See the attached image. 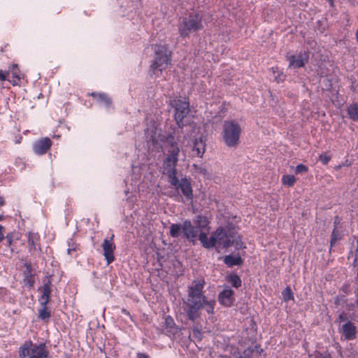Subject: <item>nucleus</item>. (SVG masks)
<instances>
[{
	"label": "nucleus",
	"mask_w": 358,
	"mask_h": 358,
	"mask_svg": "<svg viewBox=\"0 0 358 358\" xmlns=\"http://www.w3.org/2000/svg\"><path fill=\"white\" fill-rule=\"evenodd\" d=\"M145 138L150 146L157 150H162L166 155L163 161V173L167 175L169 182L176 189H180L188 200L192 199V189L190 182L182 178L178 180L176 176V166L178 161L180 148L173 133L162 131L154 121L148 124Z\"/></svg>",
	"instance_id": "1"
},
{
	"label": "nucleus",
	"mask_w": 358,
	"mask_h": 358,
	"mask_svg": "<svg viewBox=\"0 0 358 358\" xmlns=\"http://www.w3.org/2000/svg\"><path fill=\"white\" fill-rule=\"evenodd\" d=\"M204 281L197 280L188 288L187 299L183 303V309L188 319L194 321L201 315V310L204 308L208 314L214 311L215 301L208 300L203 294Z\"/></svg>",
	"instance_id": "2"
},
{
	"label": "nucleus",
	"mask_w": 358,
	"mask_h": 358,
	"mask_svg": "<svg viewBox=\"0 0 358 358\" xmlns=\"http://www.w3.org/2000/svg\"><path fill=\"white\" fill-rule=\"evenodd\" d=\"M199 241L206 248H212L215 245L219 248H227L234 244L235 235L229 229L218 228L208 238L207 234L201 232L199 236Z\"/></svg>",
	"instance_id": "3"
},
{
	"label": "nucleus",
	"mask_w": 358,
	"mask_h": 358,
	"mask_svg": "<svg viewBox=\"0 0 358 358\" xmlns=\"http://www.w3.org/2000/svg\"><path fill=\"white\" fill-rule=\"evenodd\" d=\"M242 133L241 125L234 121H225L222 127V136L224 143L230 148H236L239 144Z\"/></svg>",
	"instance_id": "4"
},
{
	"label": "nucleus",
	"mask_w": 358,
	"mask_h": 358,
	"mask_svg": "<svg viewBox=\"0 0 358 358\" xmlns=\"http://www.w3.org/2000/svg\"><path fill=\"white\" fill-rule=\"evenodd\" d=\"M19 355L22 358H49V351L45 343L36 344L26 341L19 350Z\"/></svg>",
	"instance_id": "5"
},
{
	"label": "nucleus",
	"mask_w": 358,
	"mask_h": 358,
	"mask_svg": "<svg viewBox=\"0 0 358 358\" xmlns=\"http://www.w3.org/2000/svg\"><path fill=\"white\" fill-rule=\"evenodd\" d=\"M155 59L151 64V68L155 73L162 72L171 64V52L165 44L155 45Z\"/></svg>",
	"instance_id": "6"
},
{
	"label": "nucleus",
	"mask_w": 358,
	"mask_h": 358,
	"mask_svg": "<svg viewBox=\"0 0 358 358\" xmlns=\"http://www.w3.org/2000/svg\"><path fill=\"white\" fill-rule=\"evenodd\" d=\"M202 28L201 18L199 14H190L185 17L178 25L179 34L182 37L188 36L191 33Z\"/></svg>",
	"instance_id": "7"
},
{
	"label": "nucleus",
	"mask_w": 358,
	"mask_h": 358,
	"mask_svg": "<svg viewBox=\"0 0 358 358\" xmlns=\"http://www.w3.org/2000/svg\"><path fill=\"white\" fill-rule=\"evenodd\" d=\"M170 105L175 109V119L179 127L184 126L183 119L189 113V103L185 99L176 98L170 100Z\"/></svg>",
	"instance_id": "8"
},
{
	"label": "nucleus",
	"mask_w": 358,
	"mask_h": 358,
	"mask_svg": "<svg viewBox=\"0 0 358 358\" xmlns=\"http://www.w3.org/2000/svg\"><path fill=\"white\" fill-rule=\"evenodd\" d=\"M113 238L114 235H112L110 238H105L101 245L103 252V255L108 265L115 259L114 251L115 250V245Z\"/></svg>",
	"instance_id": "9"
},
{
	"label": "nucleus",
	"mask_w": 358,
	"mask_h": 358,
	"mask_svg": "<svg viewBox=\"0 0 358 358\" xmlns=\"http://www.w3.org/2000/svg\"><path fill=\"white\" fill-rule=\"evenodd\" d=\"M308 53L306 51L300 52L297 55L287 56V60L289 62V67L294 69L302 67L308 62Z\"/></svg>",
	"instance_id": "10"
},
{
	"label": "nucleus",
	"mask_w": 358,
	"mask_h": 358,
	"mask_svg": "<svg viewBox=\"0 0 358 358\" xmlns=\"http://www.w3.org/2000/svg\"><path fill=\"white\" fill-rule=\"evenodd\" d=\"M51 145L52 141L49 138H42L33 144V150L36 155H42L46 153Z\"/></svg>",
	"instance_id": "11"
},
{
	"label": "nucleus",
	"mask_w": 358,
	"mask_h": 358,
	"mask_svg": "<svg viewBox=\"0 0 358 358\" xmlns=\"http://www.w3.org/2000/svg\"><path fill=\"white\" fill-rule=\"evenodd\" d=\"M219 302L225 306H230L234 301V291L229 287H224L218 296Z\"/></svg>",
	"instance_id": "12"
},
{
	"label": "nucleus",
	"mask_w": 358,
	"mask_h": 358,
	"mask_svg": "<svg viewBox=\"0 0 358 358\" xmlns=\"http://www.w3.org/2000/svg\"><path fill=\"white\" fill-rule=\"evenodd\" d=\"M184 236L189 241H194L198 234V231L189 220H185L182 224Z\"/></svg>",
	"instance_id": "13"
},
{
	"label": "nucleus",
	"mask_w": 358,
	"mask_h": 358,
	"mask_svg": "<svg viewBox=\"0 0 358 358\" xmlns=\"http://www.w3.org/2000/svg\"><path fill=\"white\" fill-rule=\"evenodd\" d=\"M40 236L38 233L29 232L28 234L29 250L34 254L36 251L41 250L39 245Z\"/></svg>",
	"instance_id": "14"
},
{
	"label": "nucleus",
	"mask_w": 358,
	"mask_h": 358,
	"mask_svg": "<svg viewBox=\"0 0 358 358\" xmlns=\"http://www.w3.org/2000/svg\"><path fill=\"white\" fill-rule=\"evenodd\" d=\"M9 75L11 74L10 78H8V80L13 85H17L20 82L21 79L22 78V74L21 73L20 69H18V66L17 64H12L10 67L8 71Z\"/></svg>",
	"instance_id": "15"
},
{
	"label": "nucleus",
	"mask_w": 358,
	"mask_h": 358,
	"mask_svg": "<svg viewBox=\"0 0 358 358\" xmlns=\"http://www.w3.org/2000/svg\"><path fill=\"white\" fill-rule=\"evenodd\" d=\"M342 332L346 340H352L356 337L357 328L351 322H347L342 326Z\"/></svg>",
	"instance_id": "16"
},
{
	"label": "nucleus",
	"mask_w": 358,
	"mask_h": 358,
	"mask_svg": "<svg viewBox=\"0 0 358 358\" xmlns=\"http://www.w3.org/2000/svg\"><path fill=\"white\" fill-rule=\"evenodd\" d=\"M42 295L39 299L41 306H47L51 293V285L50 282H46L42 287Z\"/></svg>",
	"instance_id": "17"
},
{
	"label": "nucleus",
	"mask_w": 358,
	"mask_h": 358,
	"mask_svg": "<svg viewBox=\"0 0 358 358\" xmlns=\"http://www.w3.org/2000/svg\"><path fill=\"white\" fill-rule=\"evenodd\" d=\"M194 222L196 225V228L199 229L200 234L201 232L206 234L209 231L208 221L205 217L201 215L196 216Z\"/></svg>",
	"instance_id": "18"
},
{
	"label": "nucleus",
	"mask_w": 358,
	"mask_h": 358,
	"mask_svg": "<svg viewBox=\"0 0 358 358\" xmlns=\"http://www.w3.org/2000/svg\"><path fill=\"white\" fill-rule=\"evenodd\" d=\"M206 144L202 138L195 139L193 145V152L196 156L201 157L205 152Z\"/></svg>",
	"instance_id": "19"
},
{
	"label": "nucleus",
	"mask_w": 358,
	"mask_h": 358,
	"mask_svg": "<svg viewBox=\"0 0 358 358\" xmlns=\"http://www.w3.org/2000/svg\"><path fill=\"white\" fill-rule=\"evenodd\" d=\"M92 95L96 98L97 101L104 106L106 108H109L111 105L110 98L104 93H92Z\"/></svg>",
	"instance_id": "20"
},
{
	"label": "nucleus",
	"mask_w": 358,
	"mask_h": 358,
	"mask_svg": "<svg viewBox=\"0 0 358 358\" xmlns=\"http://www.w3.org/2000/svg\"><path fill=\"white\" fill-rule=\"evenodd\" d=\"M224 262L230 267L242 264V259L239 256L227 255Z\"/></svg>",
	"instance_id": "21"
},
{
	"label": "nucleus",
	"mask_w": 358,
	"mask_h": 358,
	"mask_svg": "<svg viewBox=\"0 0 358 358\" xmlns=\"http://www.w3.org/2000/svg\"><path fill=\"white\" fill-rule=\"evenodd\" d=\"M348 114L351 120L358 121V104L352 103L350 105L348 108Z\"/></svg>",
	"instance_id": "22"
},
{
	"label": "nucleus",
	"mask_w": 358,
	"mask_h": 358,
	"mask_svg": "<svg viewBox=\"0 0 358 358\" xmlns=\"http://www.w3.org/2000/svg\"><path fill=\"white\" fill-rule=\"evenodd\" d=\"M296 182V178L292 175H284L282 177V182L285 185L292 187Z\"/></svg>",
	"instance_id": "23"
},
{
	"label": "nucleus",
	"mask_w": 358,
	"mask_h": 358,
	"mask_svg": "<svg viewBox=\"0 0 358 358\" xmlns=\"http://www.w3.org/2000/svg\"><path fill=\"white\" fill-rule=\"evenodd\" d=\"M182 226L178 224H173L170 227V235L173 238H177L180 234Z\"/></svg>",
	"instance_id": "24"
},
{
	"label": "nucleus",
	"mask_w": 358,
	"mask_h": 358,
	"mask_svg": "<svg viewBox=\"0 0 358 358\" xmlns=\"http://www.w3.org/2000/svg\"><path fill=\"white\" fill-rule=\"evenodd\" d=\"M228 280L230 283L236 288L239 287L241 285V280L236 275H230L228 276Z\"/></svg>",
	"instance_id": "25"
},
{
	"label": "nucleus",
	"mask_w": 358,
	"mask_h": 358,
	"mask_svg": "<svg viewBox=\"0 0 358 358\" xmlns=\"http://www.w3.org/2000/svg\"><path fill=\"white\" fill-rule=\"evenodd\" d=\"M38 317L42 320H48L50 317V313L47 309V306H42V308L38 311Z\"/></svg>",
	"instance_id": "26"
},
{
	"label": "nucleus",
	"mask_w": 358,
	"mask_h": 358,
	"mask_svg": "<svg viewBox=\"0 0 358 358\" xmlns=\"http://www.w3.org/2000/svg\"><path fill=\"white\" fill-rule=\"evenodd\" d=\"M273 73L274 79L278 82H282L285 80V76L278 69V68H273Z\"/></svg>",
	"instance_id": "27"
},
{
	"label": "nucleus",
	"mask_w": 358,
	"mask_h": 358,
	"mask_svg": "<svg viewBox=\"0 0 358 358\" xmlns=\"http://www.w3.org/2000/svg\"><path fill=\"white\" fill-rule=\"evenodd\" d=\"M341 238V235L340 234V232L334 229L332 231V234H331V247H333L336 243V242L340 240Z\"/></svg>",
	"instance_id": "28"
},
{
	"label": "nucleus",
	"mask_w": 358,
	"mask_h": 358,
	"mask_svg": "<svg viewBox=\"0 0 358 358\" xmlns=\"http://www.w3.org/2000/svg\"><path fill=\"white\" fill-rule=\"evenodd\" d=\"M282 294L285 301H289L293 299V294L292 292L291 289L289 287H286L282 291Z\"/></svg>",
	"instance_id": "29"
},
{
	"label": "nucleus",
	"mask_w": 358,
	"mask_h": 358,
	"mask_svg": "<svg viewBox=\"0 0 358 358\" xmlns=\"http://www.w3.org/2000/svg\"><path fill=\"white\" fill-rule=\"evenodd\" d=\"M69 248L67 249V252L69 255H73V252H76L78 248V245L75 243L72 242V240L68 242Z\"/></svg>",
	"instance_id": "30"
},
{
	"label": "nucleus",
	"mask_w": 358,
	"mask_h": 358,
	"mask_svg": "<svg viewBox=\"0 0 358 358\" xmlns=\"http://www.w3.org/2000/svg\"><path fill=\"white\" fill-rule=\"evenodd\" d=\"M320 161L323 164H327L331 160V156L327 155V153H322L319 157Z\"/></svg>",
	"instance_id": "31"
},
{
	"label": "nucleus",
	"mask_w": 358,
	"mask_h": 358,
	"mask_svg": "<svg viewBox=\"0 0 358 358\" xmlns=\"http://www.w3.org/2000/svg\"><path fill=\"white\" fill-rule=\"evenodd\" d=\"M307 171H308L307 167L305 165L302 164H298L296 166V169H295V173L296 174L301 173H303V172H306Z\"/></svg>",
	"instance_id": "32"
},
{
	"label": "nucleus",
	"mask_w": 358,
	"mask_h": 358,
	"mask_svg": "<svg viewBox=\"0 0 358 358\" xmlns=\"http://www.w3.org/2000/svg\"><path fill=\"white\" fill-rule=\"evenodd\" d=\"M193 336L197 338L198 340H201L202 338V332L198 328H194L192 330Z\"/></svg>",
	"instance_id": "33"
},
{
	"label": "nucleus",
	"mask_w": 358,
	"mask_h": 358,
	"mask_svg": "<svg viewBox=\"0 0 358 358\" xmlns=\"http://www.w3.org/2000/svg\"><path fill=\"white\" fill-rule=\"evenodd\" d=\"M9 76V71H3L0 70V81L3 82L5 80H8V77Z\"/></svg>",
	"instance_id": "34"
},
{
	"label": "nucleus",
	"mask_w": 358,
	"mask_h": 358,
	"mask_svg": "<svg viewBox=\"0 0 358 358\" xmlns=\"http://www.w3.org/2000/svg\"><path fill=\"white\" fill-rule=\"evenodd\" d=\"M253 350L250 348H247L243 352V356H241L238 358H249L252 353Z\"/></svg>",
	"instance_id": "35"
},
{
	"label": "nucleus",
	"mask_w": 358,
	"mask_h": 358,
	"mask_svg": "<svg viewBox=\"0 0 358 358\" xmlns=\"http://www.w3.org/2000/svg\"><path fill=\"white\" fill-rule=\"evenodd\" d=\"M165 322L168 326H170V327L175 325L174 321L171 316H167L165 318Z\"/></svg>",
	"instance_id": "36"
},
{
	"label": "nucleus",
	"mask_w": 358,
	"mask_h": 358,
	"mask_svg": "<svg viewBox=\"0 0 358 358\" xmlns=\"http://www.w3.org/2000/svg\"><path fill=\"white\" fill-rule=\"evenodd\" d=\"M2 231L3 227L0 224V242H1L4 238V236Z\"/></svg>",
	"instance_id": "37"
},
{
	"label": "nucleus",
	"mask_w": 358,
	"mask_h": 358,
	"mask_svg": "<svg viewBox=\"0 0 358 358\" xmlns=\"http://www.w3.org/2000/svg\"><path fill=\"white\" fill-rule=\"evenodd\" d=\"M341 300L345 301V299H341L340 297L337 296L334 301L335 304L339 305L341 303Z\"/></svg>",
	"instance_id": "38"
},
{
	"label": "nucleus",
	"mask_w": 358,
	"mask_h": 358,
	"mask_svg": "<svg viewBox=\"0 0 358 358\" xmlns=\"http://www.w3.org/2000/svg\"><path fill=\"white\" fill-rule=\"evenodd\" d=\"M138 358H149V357L143 353H138Z\"/></svg>",
	"instance_id": "39"
},
{
	"label": "nucleus",
	"mask_w": 358,
	"mask_h": 358,
	"mask_svg": "<svg viewBox=\"0 0 358 358\" xmlns=\"http://www.w3.org/2000/svg\"><path fill=\"white\" fill-rule=\"evenodd\" d=\"M355 296H356V304L358 306V288L355 291Z\"/></svg>",
	"instance_id": "40"
},
{
	"label": "nucleus",
	"mask_w": 358,
	"mask_h": 358,
	"mask_svg": "<svg viewBox=\"0 0 358 358\" xmlns=\"http://www.w3.org/2000/svg\"><path fill=\"white\" fill-rule=\"evenodd\" d=\"M314 358H329V357H327V356H324V355L320 354V355L315 356Z\"/></svg>",
	"instance_id": "41"
},
{
	"label": "nucleus",
	"mask_w": 358,
	"mask_h": 358,
	"mask_svg": "<svg viewBox=\"0 0 358 358\" xmlns=\"http://www.w3.org/2000/svg\"><path fill=\"white\" fill-rule=\"evenodd\" d=\"M343 290L345 294H348V287L347 285H344L343 287Z\"/></svg>",
	"instance_id": "42"
},
{
	"label": "nucleus",
	"mask_w": 358,
	"mask_h": 358,
	"mask_svg": "<svg viewBox=\"0 0 358 358\" xmlns=\"http://www.w3.org/2000/svg\"><path fill=\"white\" fill-rule=\"evenodd\" d=\"M339 320H340V322L345 320V317L343 314L339 315Z\"/></svg>",
	"instance_id": "43"
},
{
	"label": "nucleus",
	"mask_w": 358,
	"mask_h": 358,
	"mask_svg": "<svg viewBox=\"0 0 358 358\" xmlns=\"http://www.w3.org/2000/svg\"><path fill=\"white\" fill-rule=\"evenodd\" d=\"M353 307H354V304H350L348 308H349V310H352Z\"/></svg>",
	"instance_id": "44"
},
{
	"label": "nucleus",
	"mask_w": 358,
	"mask_h": 358,
	"mask_svg": "<svg viewBox=\"0 0 358 358\" xmlns=\"http://www.w3.org/2000/svg\"><path fill=\"white\" fill-rule=\"evenodd\" d=\"M355 36H356L357 41L358 42V29L356 31Z\"/></svg>",
	"instance_id": "45"
},
{
	"label": "nucleus",
	"mask_w": 358,
	"mask_h": 358,
	"mask_svg": "<svg viewBox=\"0 0 358 358\" xmlns=\"http://www.w3.org/2000/svg\"><path fill=\"white\" fill-rule=\"evenodd\" d=\"M201 173H203V175H206V170H205V169H202V170L201 171Z\"/></svg>",
	"instance_id": "46"
},
{
	"label": "nucleus",
	"mask_w": 358,
	"mask_h": 358,
	"mask_svg": "<svg viewBox=\"0 0 358 358\" xmlns=\"http://www.w3.org/2000/svg\"><path fill=\"white\" fill-rule=\"evenodd\" d=\"M122 312H123V313H124L125 314H128V313L127 312V310H124V309H123V310H122Z\"/></svg>",
	"instance_id": "47"
},
{
	"label": "nucleus",
	"mask_w": 358,
	"mask_h": 358,
	"mask_svg": "<svg viewBox=\"0 0 358 358\" xmlns=\"http://www.w3.org/2000/svg\"><path fill=\"white\" fill-rule=\"evenodd\" d=\"M341 166H342V165H338V166L336 167V169H339Z\"/></svg>",
	"instance_id": "48"
},
{
	"label": "nucleus",
	"mask_w": 358,
	"mask_h": 358,
	"mask_svg": "<svg viewBox=\"0 0 358 358\" xmlns=\"http://www.w3.org/2000/svg\"><path fill=\"white\" fill-rule=\"evenodd\" d=\"M17 160H21V159H15L16 163H17H17H20V161H17Z\"/></svg>",
	"instance_id": "49"
},
{
	"label": "nucleus",
	"mask_w": 358,
	"mask_h": 358,
	"mask_svg": "<svg viewBox=\"0 0 358 358\" xmlns=\"http://www.w3.org/2000/svg\"><path fill=\"white\" fill-rule=\"evenodd\" d=\"M17 160H21V159H15L16 163H17H17H20V161H17Z\"/></svg>",
	"instance_id": "50"
},
{
	"label": "nucleus",
	"mask_w": 358,
	"mask_h": 358,
	"mask_svg": "<svg viewBox=\"0 0 358 358\" xmlns=\"http://www.w3.org/2000/svg\"><path fill=\"white\" fill-rule=\"evenodd\" d=\"M127 200H130L131 201H133V199H130V197H127Z\"/></svg>",
	"instance_id": "51"
},
{
	"label": "nucleus",
	"mask_w": 358,
	"mask_h": 358,
	"mask_svg": "<svg viewBox=\"0 0 358 358\" xmlns=\"http://www.w3.org/2000/svg\"><path fill=\"white\" fill-rule=\"evenodd\" d=\"M125 193H126V194H128V191L125 190Z\"/></svg>",
	"instance_id": "52"
},
{
	"label": "nucleus",
	"mask_w": 358,
	"mask_h": 358,
	"mask_svg": "<svg viewBox=\"0 0 358 358\" xmlns=\"http://www.w3.org/2000/svg\"><path fill=\"white\" fill-rule=\"evenodd\" d=\"M106 358H108V357H106Z\"/></svg>",
	"instance_id": "53"
}]
</instances>
